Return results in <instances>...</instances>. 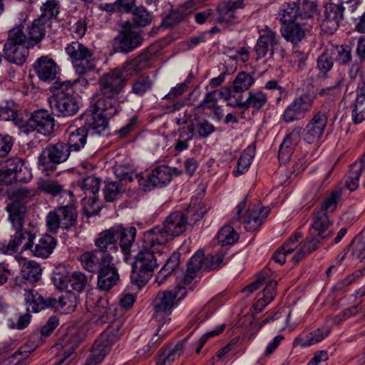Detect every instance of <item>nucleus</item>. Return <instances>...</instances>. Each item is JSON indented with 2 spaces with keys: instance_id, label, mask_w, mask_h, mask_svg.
Returning <instances> with one entry per match:
<instances>
[{
  "instance_id": "39448f33",
  "label": "nucleus",
  "mask_w": 365,
  "mask_h": 365,
  "mask_svg": "<svg viewBox=\"0 0 365 365\" xmlns=\"http://www.w3.org/2000/svg\"><path fill=\"white\" fill-rule=\"evenodd\" d=\"M269 212L268 207H261L255 205L253 207H247V197L237 206V213L232 221H242L245 228L249 232L257 230Z\"/></svg>"
},
{
  "instance_id": "ea45409f",
  "label": "nucleus",
  "mask_w": 365,
  "mask_h": 365,
  "mask_svg": "<svg viewBox=\"0 0 365 365\" xmlns=\"http://www.w3.org/2000/svg\"><path fill=\"white\" fill-rule=\"evenodd\" d=\"M180 262V253L179 252H174L166 260L165 264L156 276V282L158 284H162L169 275L175 272Z\"/></svg>"
},
{
  "instance_id": "473e14b6",
  "label": "nucleus",
  "mask_w": 365,
  "mask_h": 365,
  "mask_svg": "<svg viewBox=\"0 0 365 365\" xmlns=\"http://www.w3.org/2000/svg\"><path fill=\"white\" fill-rule=\"evenodd\" d=\"M93 307V314L96 319V323L104 324L111 322L114 319L113 312L115 308L109 305L108 301L106 298L97 297L96 302Z\"/></svg>"
},
{
  "instance_id": "338daca9",
  "label": "nucleus",
  "mask_w": 365,
  "mask_h": 365,
  "mask_svg": "<svg viewBox=\"0 0 365 365\" xmlns=\"http://www.w3.org/2000/svg\"><path fill=\"white\" fill-rule=\"evenodd\" d=\"M335 60L333 55L330 53V48H327L317 59V67L323 73H328L333 67Z\"/></svg>"
},
{
  "instance_id": "864d4df0",
  "label": "nucleus",
  "mask_w": 365,
  "mask_h": 365,
  "mask_svg": "<svg viewBox=\"0 0 365 365\" xmlns=\"http://www.w3.org/2000/svg\"><path fill=\"white\" fill-rule=\"evenodd\" d=\"M25 301L27 304V312H32L34 313L38 312L43 309V296L39 294L34 289L26 291L24 294Z\"/></svg>"
},
{
  "instance_id": "a18cd8bd",
  "label": "nucleus",
  "mask_w": 365,
  "mask_h": 365,
  "mask_svg": "<svg viewBox=\"0 0 365 365\" xmlns=\"http://www.w3.org/2000/svg\"><path fill=\"white\" fill-rule=\"evenodd\" d=\"M79 81L80 79L75 80L73 82L70 81H56L50 87V91L53 94L50 98L58 99L66 97V96H73L74 93L73 86Z\"/></svg>"
},
{
  "instance_id": "dca6fc26",
  "label": "nucleus",
  "mask_w": 365,
  "mask_h": 365,
  "mask_svg": "<svg viewBox=\"0 0 365 365\" xmlns=\"http://www.w3.org/2000/svg\"><path fill=\"white\" fill-rule=\"evenodd\" d=\"M172 180L171 168L162 165L152 170L147 178L139 177V185L144 191L156 187H164Z\"/></svg>"
},
{
  "instance_id": "393cba45",
  "label": "nucleus",
  "mask_w": 365,
  "mask_h": 365,
  "mask_svg": "<svg viewBox=\"0 0 365 365\" xmlns=\"http://www.w3.org/2000/svg\"><path fill=\"white\" fill-rule=\"evenodd\" d=\"M96 251L101 252L105 257H113L112 254L118 250L114 227L101 232L95 240Z\"/></svg>"
},
{
  "instance_id": "f257e3e1",
  "label": "nucleus",
  "mask_w": 365,
  "mask_h": 365,
  "mask_svg": "<svg viewBox=\"0 0 365 365\" xmlns=\"http://www.w3.org/2000/svg\"><path fill=\"white\" fill-rule=\"evenodd\" d=\"M165 245L166 240L163 237L152 236L146 232L144 233L143 244L132 264V283L141 287L149 281L158 266L155 254L161 252Z\"/></svg>"
},
{
  "instance_id": "6ab92c4d",
  "label": "nucleus",
  "mask_w": 365,
  "mask_h": 365,
  "mask_svg": "<svg viewBox=\"0 0 365 365\" xmlns=\"http://www.w3.org/2000/svg\"><path fill=\"white\" fill-rule=\"evenodd\" d=\"M327 120L325 112L316 113L304 129L303 140L309 144L318 142L324 132Z\"/></svg>"
},
{
  "instance_id": "a211bd4d",
  "label": "nucleus",
  "mask_w": 365,
  "mask_h": 365,
  "mask_svg": "<svg viewBox=\"0 0 365 365\" xmlns=\"http://www.w3.org/2000/svg\"><path fill=\"white\" fill-rule=\"evenodd\" d=\"M112 117L90 107L81 115L80 120L83 122V126L89 130L90 135H101L108 128V119Z\"/></svg>"
},
{
  "instance_id": "8fccbe9b",
  "label": "nucleus",
  "mask_w": 365,
  "mask_h": 365,
  "mask_svg": "<svg viewBox=\"0 0 365 365\" xmlns=\"http://www.w3.org/2000/svg\"><path fill=\"white\" fill-rule=\"evenodd\" d=\"M40 11L41 14L38 19L48 24L51 19L56 18L58 15L59 4L56 0H48L41 5Z\"/></svg>"
},
{
  "instance_id": "412c9836",
  "label": "nucleus",
  "mask_w": 365,
  "mask_h": 365,
  "mask_svg": "<svg viewBox=\"0 0 365 365\" xmlns=\"http://www.w3.org/2000/svg\"><path fill=\"white\" fill-rule=\"evenodd\" d=\"M341 197V192L339 190H335L330 192L322 202L321 207L316 209L312 213V220L322 222L326 225L331 226V222L329 218V214L333 212L337 203Z\"/></svg>"
},
{
  "instance_id": "ddd939ff",
  "label": "nucleus",
  "mask_w": 365,
  "mask_h": 365,
  "mask_svg": "<svg viewBox=\"0 0 365 365\" xmlns=\"http://www.w3.org/2000/svg\"><path fill=\"white\" fill-rule=\"evenodd\" d=\"M128 79L118 68L103 73L98 81V92L119 96L123 91Z\"/></svg>"
},
{
  "instance_id": "9d476101",
  "label": "nucleus",
  "mask_w": 365,
  "mask_h": 365,
  "mask_svg": "<svg viewBox=\"0 0 365 365\" xmlns=\"http://www.w3.org/2000/svg\"><path fill=\"white\" fill-rule=\"evenodd\" d=\"M315 97L314 93H307L295 98L285 108L282 120L289 123L304 119L312 108Z\"/></svg>"
},
{
  "instance_id": "6e6d98bb",
  "label": "nucleus",
  "mask_w": 365,
  "mask_h": 365,
  "mask_svg": "<svg viewBox=\"0 0 365 365\" xmlns=\"http://www.w3.org/2000/svg\"><path fill=\"white\" fill-rule=\"evenodd\" d=\"M254 82L255 79L250 73L244 71L240 72L233 81L232 91L235 93L244 92L248 90Z\"/></svg>"
},
{
  "instance_id": "58836bf2",
  "label": "nucleus",
  "mask_w": 365,
  "mask_h": 365,
  "mask_svg": "<svg viewBox=\"0 0 365 365\" xmlns=\"http://www.w3.org/2000/svg\"><path fill=\"white\" fill-rule=\"evenodd\" d=\"M281 28L282 36L292 43H297L301 41L305 36V31L300 26L299 22H289L283 24Z\"/></svg>"
},
{
  "instance_id": "f03ea898",
  "label": "nucleus",
  "mask_w": 365,
  "mask_h": 365,
  "mask_svg": "<svg viewBox=\"0 0 365 365\" xmlns=\"http://www.w3.org/2000/svg\"><path fill=\"white\" fill-rule=\"evenodd\" d=\"M29 42L22 26L9 30L4 46V58L10 63L22 65L28 57L29 49L31 48Z\"/></svg>"
},
{
  "instance_id": "72a5a7b5",
  "label": "nucleus",
  "mask_w": 365,
  "mask_h": 365,
  "mask_svg": "<svg viewBox=\"0 0 365 365\" xmlns=\"http://www.w3.org/2000/svg\"><path fill=\"white\" fill-rule=\"evenodd\" d=\"M9 220L14 229L23 228L27 213V207L24 204L9 202L6 206Z\"/></svg>"
},
{
  "instance_id": "49530a36",
  "label": "nucleus",
  "mask_w": 365,
  "mask_h": 365,
  "mask_svg": "<svg viewBox=\"0 0 365 365\" xmlns=\"http://www.w3.org/2000/svg\"><path fill=\"white\" fill-rule=\"evenodd\" d=\"M41 271L40 264L31 260L25 262L22 264L21 273L24 279L34 283L41 279Z\"/></svg>"
},
{
  "instance_id": "cd10ccee",
  "label": "nucleus",
  "mask_w": 365,
  "mask_h": 365,
  "mask_svg": "<svg viewBox=\"0 0 365 365\" xmlns=\"http://www.w3.org/2000/svg\"><path fill=\"white\" fill-rule=\"evenodd\" d=\"M150 56L151 55L145 51L133 59L125 61L121 68L118 69L122 71V75L125 73L128 76H135L150 67Z\"/></svg>"
},
{
  "instance_id": "603ef678",
  "label": "nucleus",
  "mask_w": 365,
  "mask_h": 365,
  "mask_svg": "<svg viewBox=\"0 0 365 365\" xmlns=\"http://www.w3.org/2000/svg\"><path fill=\"white\" fill-rule=\"evenodd\" d=\"M153 81L149 75L138 77L132 83L131 93L142 96L152 89Z\"/></svg>"
},
{
  "instance_id": "37998d69",
  "label": "nucleus",
  "mask_w": 365,
  "mask_h": 365,
  "mask_svg": "<svg viewBox=\"0 0 365 365\" xmlns=\"http://www.w3.org/2000/svg\"><path fill=\"white\" fill-rule=\"evenodd\" d=\"M329 334V329L324 327L309 333L304 337H299L294 340V344L303 347L315 344L324 339Z\"/></svg>"
},
{
  "instance_id": "f704fd0d",
  "label": "nucleus",
  "mask_w": 365,
  "mask_h": 365,
  "mask_svg": "<svg viewBox=\"0 0 365 365\" xmlns=\"http://www.w3.org/2000/svg\"><path fill=\"white\" fill-rule=\"evenodd\" d=\"M354 43L342 45H331L330 46V53L333 55V58L341 66H349L352 61V53L354 51Z\"/></svg>"
},
{
  "instance_id": "7ed1b4c3",
  "label": "nucleus",
  "mask_w": 365,
  "mask_h": 365,
  "mask_svg": "<svg viewBox=\"0 0 365 365\" xmlns=\"http://www.w3.org/2000/svg\"><path fill=\"white\" fill-rule=\"evenodd\" d=\"M227 254V251L224 250L216 252L215 255L207 256H205L201 251L197 252L187 262V270L183 278L184 284L190 285L196 278L200 269L208 272L219 269L224 264Z\"/></svg>"
},
{
  "instance_id": "e433bc0d",
  "label": "nucleus",
  "mask_w": 365,
  "mask_h": 365,
  "mask_svg": "<svg viewBox=\"0 0 365 365\" xmlns=\"http://www.w3.org/2000/svg\"><path fill=\"white\" fill-rule=\"evenodd\" d=\"M90 135L89 130L82 125L68 135V141L66 143L70 151L79 152L85 148L87 138Z\"/></svg>"
},
{
  "instance_id": "c85d7f7f",
  "label": "nucleus",
  "mask_w": 365,
  "mask_h": 365,
  "mask_svg": "<svg viewBox=\"0 0 365 365\" xmlns=\"http://www.w3.org/2000/svg\"><path fill=\"white\" fill-rule=\"evenodd\" d=\"M116 242L119 240L120 247L125 256V260L128 261L130 248L135 241L136 236V229L134 227L128 228L121 226L114 227Z\"/></svg>"
},
{
  "instance_id": "3c124183",
  "label": "nucleus",
  "mask_w": 365,
  "mask_h": 365,
  "mask_svg": "<svg viewBox=\"0 0 365 365\" xmlns=\"http://www.w3.org/2000/svg\"><path fill=\"white\" fill-rule=\"evenodd\" d=\"M88 284V279L87 276L81 272H74L71 273L70 279L68 282V289H63L68 292L75 290L78 292H81L85 289Z\"/></svg>"
},
{
  "instance_id": "13d9d810",
  "label": "nucleus",
  "mask_w": 365,
  "mask_h": 365,
  "mask_svg": "<svg viewBox=\"0 0 365 365\" xmlns=\"http://www.w3.org/2000/svg\"><path fill=\"white\" fill-rule=\"evenodd\" d=\"M217 238L222 246L230 245L238 240L239 235L233 227L225 225L219 231Z\"/></svg>"
},
{
  "instance_id": "c9c22d12",
  "label": "nucleus",
  "mask_w": 365,
  "mask_h": 365,
  "mask_svg": "<svg viewBox=\"0 0 365 365\" xmlns=\"http://www.w3.org/2000/svg\"><path fill=\"white\" fill-rule=\"evenodd\" d=\"M82 341L81 337L78 334H73L63 337L56 346L61 347L63 351L62 356H58L56 361V365H61L63 361L71 356L73 350L76 349Z\"/></svg>"
},
{
  "instance_id": "aec40b11",
  "label": "nucleus",
  "mask_w": 365,
  "mask_h": 365,
  "mask_svg": "<svg viewBox=\"0 0 365 365\" xmlns=\"http://www.w3.org/2000/svg\"><path fill=\"white\" fill-rule=\"evenodd\" d=\"M324 16L321 28L324 32L328 34H333L336 32L344 18L343 8L335 2H329L325 5Z\"/></svg>"
},
{
  "instance_id": "1a4fd4ad",
  "label": "nucleus",
  "mask_w": 365,
  "mask_h": 365,
  "mask_svg": "<svg viewBox=\"0 0 365 365\" xmlns=\"http://www.w3.org/2000/svg\"><path fill=\"white\" fill-rule=\"evenodd\" d=\"M177 291L166 290L159 292L153 300L155 314L153 317L157 321H160L165 316L170 314L173 307L177 304V297L179 299L185 294V287L178 286Z\"/></svg>"
},
{
  "instance_id": "a878e982",
  "label": "nucleus",
  "mask_w": 365,
  "mask_h": 365,
  "mask_svg": "<svg viewBox=\"0 0 365 365\" xmlns=\"http://www.w3.org/2000/svg\"><path fill=\"white\" fill-rule=\"evenodd\" d=\"M91 107L111 117L116 115L120 108L118 96L101 92H98L97 100Z\"/></svg>"
},
{
  "instance_id": "2eb2a0df",
  "label": "nucleus",
  "mask_w": 365,
  "mask_h": 365,
  "mask_svg": "<svg viewBox=\"0 0 365 365\" xmlns=\"http://www.w3.org/2000/svg\"><path fill=\"white\" fill-rule=\"evenodd\" d=\"M28 235L29 241L24 245L22 250H30L37 257L47 258L56 246V240L50 235H42L36 241H34L36 238L34 234Z\"/></svg>"
},
{
  "instance_id": "2f4dec72",
  "label": "nucleus",
  "mask_w": 365,
  "mask_h": 365,
  "mask_svg": "<svg viewBox=\"0 0 365 365\" xmlns=\"http://www.w3.org/2000/svg\"><path fill=\"white\" fill-rule=\"evenodd\" d=\"M242 7V0L235 1L222 2L217 7V12L215 13V23H230L235 18V11Z\"/></svg>"
},
{
  "instance_id": "bf43d9fd",
  "label": "nucleus",
  "mask_w": 365,
  "mask_h": 365,
  "mask_svg": "<svg viewBox=\"0 0 365 365\" xmlns=\"http://www.w3.org/2000/svg\"><path fill=\"white\" fill-rule=\"evenodd\" d=\"M297 8L301 19H310L317 11V0H298Z\"/></svg>"
},
{
  "instance_id": "4c0bfd02",
  "label": "nucleus",
  "mask_w": 365,
  "mask_h": 365,
  "mask_svg": "<svg viewBox=\"0 0 365 365\" xmlns=\"http://www.w3.org/2000/svg\"><path fill=\"white\" fill-rule=\"evenodd\" d=\"M46 24V23L37 18L27 28L28 36H26V38L31 48L44 38Z\"/></svg>"
},
{
  "instance_id": "69168bd1",
  "label": "nucleus",
  "mask_w": 365,
  "mask_h": 365,
  "mask_svg": "<svg viewBox=\"0 0 365 365\" xmlns=\"http://www.w3.org/2000/svg\"><path fill=\"white\" fill-rule=\"evenodd\" d=\"M101 180L99 178L93 175L83 178L81 183V187L86 194L96 195L100 190Z\"/></svg>"
},
{
  "instance_id": "9b49d317",
  "label": "nucleus",
  "mask_w": 365,
  "mask_h": 365,
  "mask_svg": "<svg viewBox=\"0 0 365 365\" xmlns=\"http://www.w3.org/2000/svg\"><path fill=\"white\" fill-rule=\"evenodd\" d=\"M144 41L142 33L132 27H124L113 38L115 51L128 53L140 47Z\"/></svg>"
},
{
  "instance_id": "c03bdc74",
  "label": "nucleus",
  "mask_w": 365,
  "mask_h": 365,
  "mask_svg": "<svg viewBox=\"0 0 365 365\" xmlns=\"http://www.w3.org/2000/svg\"><path fill=\"white\" fill-rule=\"evenodd\" d=\"M267 102V95L260 91H251L248 93V96L243 103L237 104L239 106H245V109L253 108L259 110L262 109Z\"/></svg>"
},
{
  "instance_id": "7c9ffc66",
  "label": "nucleus",
  "mask_w": 365,
  "mask_h": 365,
  "mask_svg": "<svg viewBox=\"0 0 365 365\" xmlns=\"http://www.w3.org/2000/svg\"><path fill=\"white\" fill-rule=\"evenodd\" d=\"M79 259L86 270L90 272H96L106 262H108V260H113V257H105L102 255L101 252L93 250L82 254Z\"/></svg>"
},
{
  "instance_id": "c756f323",
  "label": "nucleus",
  "mask_w": 365,
  "mask_h": 365,
  "mask_svg": "<svg viewBox=\"0 0 365 365\" xmlns=\"http://www.w3.org/2000/svg\"><path fill=\"white\" fill-rule=\"evenodd\" d=\"M107 337V335L101 334L95 341L85 365H96L101 363L110 352L111 346H109L110 344H106L108 342Z\"/></svg>"
},
{
  "instance_id": "20e7f679",
  "label": "nucleus",
  "mask_w": 365,
  "mask_h": 365,
  "mask_svg": "<svg viewBox=\"0 0 365 365\" xmlns=\"http://www.w3.org/2000/svg\"><path fill=\"white\" fill-rule=\"evenodd\" d=\"M78 212L73 205L60 206L46 216V226L52 233H57L59 229L69 230L77 223Z\"/></svg>"
},
{
  "instance_id": "423d86ee",
  "label": "nucleus",
  "mask_w": 365,
  "mask_h": 365,
  "mask_svg": "<svg viewBox=\"0 0 365 365\" xmlns=\"http://www.w3.org/2000/svg\"><path fill=\"white\" fill-rule=\"evenodd\" d=\"M66 53L75 63L76 71L84 75L96 68V60L93 53L88 47L78 41L72 42L66 48Z\"/></svg>"
},
{
  "instance_id": "e2e57ef3",
  "label": "nucleus",
  "mask_w": 365,
  "mask_h": 365,
  "mask_svg": "<svg viewBox=\"0 0 365 365\" xmlns=\"http://www.w3.org/2000/svg\"><path fill=\"white\" fill-rule=\"evenodd\" d=\"M121 182L117 181L105 182L103 194L105 200L107 202H113L117 197L124 191V187L120 185Z\"/></svg>"
},
{
  "instance_id": "0e129e2a",
  "label": "nucleus",
  "mask_w": 365,
  "mask_h": 365,
  "mask_svg": "<svg viewBox=\"0 0 365 365\" xmlns=\"http://www.w3.org/2000/svg\"><path fill=\"white\" fill-rule=\"evenodd\" d=\"M253 156V150L248 148L244 150L238 159L237 170L233 172L235 176L242 175L247 171L251 165Z\"/></svg>"
},
{
  "instance_id": "680f3d73",
  "label": "nucleus",
  "mask_w": 365,
  "mask_h": 365,
  "mask_svg": "<svg viewBox=\"0 0 365 365\" xmlns=\"http://www.w3.org/2000/svg\"><path fill=\"white\" fill-rule=\"evenodd\" d=\"M363 170L364 165H359V168H357V163H353L350 165L348 180L346 181V187L349 190L354 191L359 187V180Z\"/></svg>"
},
{
  "instance_id": "a19ab883",
  "label": "nucleus",
  "mask_w": 365,
  "mask_h": 365,
  "mask_svg": "<svg viewBox=\"0 0 365 365\" xmlns=\"http://www.w3.org/2000/svg\"><path fill=\"white\" fill-rule=\"evenodd\" d=\"M187 337L183 341H178L173 348L166 349L159 354L157 359V365H170L183 352L184 343Z\"/></svg>"
},
{
  "instance_id": "4be33fe9",
  "label": "nucleus",
  "mask_w": 365,
  "mask_h": 365,
  "mask_svg": "<svg viewBox=\"0 0 365 365\" xmlns=\"http://www.w3.org/2000/svg\"><path fill=\"white\" fill-rule=\"evenodd\" d=\"M279 48V41L277 34L268 26L259 31V36L255 46V51L257 58H262L266 56L269 51L272 56Z\"/></svg>"
},
{
  "instance_id": "052dcab7",
  "label": "nucleus",
  "mask_w": 365,
  "mask_h": 365,
  "mask_svg": "<svg viewBox=\"0 0 365 365\" xmlns=\"http://www.w3.org/2000/svg\"><path fill=\"white\" fill-rule=\"evenodd\" d=\"M34 195L32 190L25 187L16 189L8 193L11 202H16L17 204H24L25 205L30 201Z\"/></svg>"
},
{
  "instance_id": "0eeeda50",
  "label": "nucleus",
  "mask_w": 365,
  "mask_h": 365,
  "mask_svg": "<svg viewBox=\"0 0 365 365\" xmlns=\"http://www.w3.org/2000/svg\"><path fill=\"white\" fill-rule=\"evenodd\" d=\"M188 224L187 217L185 214L175 212L166 218L163 227H155L146 232L150 233L152 236L163 237L167 243L170 239L182 234Z\"/></svg>"
},
{
  "instance_id": "774afa93",
  "label": "nucleus",
  "mask_w": 365,
  "mask_h": 365,
  "mask_svg": "<svg viewBox=\"0 0 365 365\" xmlns=\"http://www.w3.org/2000/svg\"><path fill=\"white\" fill-rule=\"evenodd\" d=\"M133 20L138 26L144 27L151 22L152 17L144 7L138 6L133 11Z\"/></svg>"
},
{
  "instance_id": "4d7b16f0",
  "label": "nucleus",
  "mask_w": 365,
  "mask_h": 365,
  "mask_svg": "<svg viewBox=\"0 0 365 365\" xmlns=\"http://www.w3.org/2000/svg\"><path fill=\"white\" fill-rule=\"evenodd\" d=\"M109 323H110V324L108 329L101 333V334L107 335L108 342L106 344H110L109 346L112 347L113 344L120 339L123 334V331H121L123 321L120 319H114Z\"/></svg>"
},
{
  "instance_id": "79ce46f5",
  "label": "nucleus",
  "mask_w": 365,
  "mask_h": 365,
  "mask_svg": "<svg viewBox=\"0 0 365 365\" xmlns=\"http://www.w3.org/2000/svg\"><path fill=\"white\" fill-rule=\"evenodd\" d=\"M350 249L352 250V256L356 259L362 261L365 258V229L344 250V254L339 261L343 260Z\"/></svg>"
},
{
  "instance_id": "f3484780",
  "label": "nucleus",
  "mask_w": 365,
  "mask_h": 365,
  "mask_svg": "<svg viewBox=\"0 0 365 365\" xmlns=\"http://www.w3.org/2000/svg\"><path fill=\"white\" fill-rule=\"evenodd\" d=\"M27 130H36L43 135H48L54 130V118L46 110H38L31 113L26 120Z\"/></svg>"
},
{
  "instance_id": "6e6552de",
  "label": "nucleus",
  "mask_w": 365,
  "mask_h": 365,
  "mask_svg": "<svg viewBox=\"0 0 365 365\" xmlns=\"http://www.w3.org/2000/svg\"><path fill=\"white\" fill-rule=\"evenodd\" d=\"M31 177V173L24 166L21 159L14 158L7 160L0 170V192L3 190L4 186L14 182H28Z\"/></svg>"
},
{
  "instance_id": "b1692460",
  "label": "nucleus",
  "mask_w": 365,
  "mask_h": 365,
  "mask_svg": "<svg viewBox=\"0 0 365 365\" xmlns=\"http://www.w3.org/2000/svg\"><path fill=\"white\" fill-rule=\"evenodd\" d=\"M97 272V288L101 291L110 290L120 279L118 269L113 260H108Z\"/></svg>"
},
{
  "instance_id": "f8f14e48",
  "label": "nucleus",
  "mask_w": 365,
  "mask_h": 365,
  "mask_svg": "<svg viewBox=\"0 0 365 365\" xmlns=\"http://www.w3.org/2000/svg\"><path fill=\"white\" fill-rule=\"evenodd\" d=\"M71 152L68 145L62 141L50 143L42 150L38 156V164L48 168L50 164L58 165L66 162Z\"/></svg>"
},
{
  "instance_id": "09e8293b",
  "label": "nucleus",
  "mask_w": 365,
  "mask_h": 365,
  "mask_svg": "<svg viewBox=\"0 0 365 365\" xmlns=\"http://www.w3.org/2000/svg\"><path fill=\"white\" fill-rule=\"evenodd\" d=\"M31 350L26 346L20 347L13 354L9 356H3L0 358V365H25L24 360L26 359L30 354Z\"/></svg>"
},
{
  "instance_id": "5701e85b",
  "label": "nucleus",
  "mask_w": 365,
  "mask_h": 365,
  "mask_svg": "<svg viewBox=\"0 0 365 365\" xmlns=\"http://www.w3.org/2000/svg\"><path fill=\"white\" fill-rule=\"evenodd\" d=\"M49 104L52 112L58 117L73 116L79 110L78 103L74 95L58 99L50 98Z\"/></svg>"
},
{
  "instance_id": "4468645a",
  "label": "nucleus",
  "mask_w": 365,
  "mask_h": 365,
  "mask_svg": "<svg viewBox=\"0 0 365 365\" xmlns=\"http://www.w3.org/2000/svg\"><path fill=\"white\" fill-rule=\"evenodd\" d=\"M333 235L331 226L326 225L312 220V227L306 239L301 242L308 252L312 253L317 250L323 241Z\"/></svg>"
},
{
  "instance_id": "de8ad7c7",
  "label": "nucleus",
  "mask_w": 365,
  "mask_h": 365,
  "mask_svg": "<svg viewBox=\"0 0 365 365\" xmlns=\"http://www.w3.org/2000/svg\"><path fill=\"white\" fill-rule=\"evenodd\" d=\"M71 275V273L65 265L58 264L56 266L52 277L53 282L56 287L61 291L68 289V282Z\"/></svg>"
},
{
  "instance_id": "bb28decb",
  "label": "nucleus",
  "mask_w": 365,
  "mask_h": 365,
  "mask_svg": "<svg viewBox=\"0 0 365 365\" xmlns=\"http://www.w3.org/2000/svg\"><path fill=\"white\" fill-rule=\"evenodd\" d=\"M34 71L38 78L45 82L56 79L58 73L56 63L48 56H41L34 64Z\"/></svg>"
},
{
  "instance_id": "5fc2aeb1",
  "label": "nucleus",
  "mask_w": 365,
  "mask_h": 365,
  "mask_svg": "<svg viewBox=\"0 0 365 365\" xmlns=\"http://www.w3.org/2000/svg\"><path fill=\"white\" fill-rule=\"evenodd\" d=\"M37 185L40 190L53 196H56L63 191V186L57 180L51 178H40Z\"/></svg>"
}]
</instances>
